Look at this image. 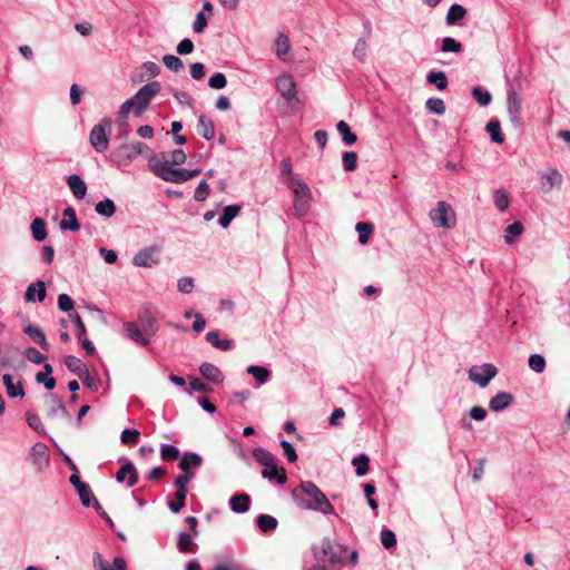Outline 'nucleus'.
Segmentation results:
<instances>
[{"label":"nucleus","mask_w":570,"mask_h":570,"mask_svg":"<svg viewBox=\"0 0 570 570\" xmlns=\"http://www.w3.org/2000/svg\"><path fill=\"white\" fill-rule=\"evenodd\" d=\"M498 368L494 364L485 363L482 365H473L469 368V380L483 389L488 386L492 379L495 377Z\"/></svg>","instance_id":"nucleus-9"},{"label":"nucleus","mask_w":570,"mask_h":570,"mask_svg":"<svg viewBox=\"0 0 570 570\" xmlns=\"http://www.w3.org/2000/svg\"><path fill=\"white\" fill-rule=\"evenodd\" d=\"M75 302L73 299L66 293H62L58 296V308L63 313H73Z\"/></svg>","instance_id":"nucleus-54"},{"label":"nucleus","mask_w":570,"mask_h":570,"mask_svg":"<svg viewBox=\"0 0 570 570\" xmlns=\"http://www.w3.org/2000/svg\"><path fill=\"white\" fill-rule=\"evenodd\" d=\"M471 95L481 107H487L492 102V94L480 85L471 88Z\"/></svg>","instance_id":"nucleus-37"},{"label":"nucleus","mask_w":570,"mask_h":570,"mask_svg":"<svg viewBox=\"0 0 570 570\" xmlns=\"http://www.w3.org/2000/svg\"><path fill=\"white\" fill-rule=\"evenodd\" d=\"M124 334L141 346H148L149 340L142 335V328H140L135 322H125L122 324Z\"/></svg>","instance_id":"nucleus-20"},{"label":"nucleus","mask_w":570,"mask_h":570,"mask_svg":"<svg viewBox=\"0 0 570 570\" xmlns=\"http://www.w3.org/2000/svg\"><path fill=\"white\" fill-rule=\"evenodd\" d=\"M205 340L210 343L215 348L220 351H229L233 347V340L224 338L219 340V331L213 330L206 333Z\"/></svg>","instance_id":"nucleus-28"},{"label":"nucleus","mask_w":570,"mask_h":570,"mask_svg":"<svg viewBox=\"0 0 570 570\" xmlns=\"http://www.w3.org/2000/svg\"><path fill=\"white\" fill-rule=\"evenodd\" d=\"M194 534L188 532H180L177 537L176 548L180 553H196L198 546L194 542Z\"/></svg>","instance_id":"nucleus-22"},{"label":"nucleus","mask_w":570,"mask_h":570,"mask_svg":"<svg viewBox=\"0 0 570 570\" xmlns=\"http://www.w3.org/2000/svg\"><path fill=\"white\" fill-rule=\"evenodd\" d=\"M47 291L43 281H37L31 283L24 292L26 302H39L42 303L46 299Z\"/></svg>","instance_id":"nucleus-19"},{"label":"nucleus","mask_w":570,"mask_h":570,"mask_svg":"<svg viewBox=\"0 0 570 570\" xmlns=\"http://www.w3.org/2000/svg\"><path fill=\"white\" fill-rule=\"evenodd\" d=\"M32 237L36 242H42L47 237L46 222L40 217H36L30 226Z\"/></svg>","instance_id":"nucleus-44"},{"label":"nucleus","mask_w":570,"mask_h":570,"mask_svg":"<svg viewBox=\"0 0 570 570\" xmlns=\"http://www.w3.org/2000/svg\"><path fill=\"white\" fill-rule=\"evenodd\" d=\"M149 166L153 173L165 181L183 184L188 180L187 169L174 168L168 159L159 160L153 156Z\"/></svg>","instance_id":"nucleus-2"},{"label":"nucleus","mask_w":570,"mask_h":570,"mask_svg":"<svg viewBox=\"0 0 570 570\" xmlns=\"http://www.w3.org/2000/svg\"><path fill=\"white\" fill-rule=\"evenodd\" d=\"M380 538L384 549H391L396 546V534L390 529H383Z\"/></svg>","instance_id":"nucleus-55"},{"label":"nucleus","mask_w":570,"mask_h":570,"mask_svg":"<svg viewBox=\"0 0 570 570\" xmlns=\"http://www.w3.org/2000/svg\"><path fill=\"white\" fill-rule=\"evenodd\" d=\"M33 464L38 471H42L49 465L50 455L48 446L42 442H37L31 449Z\"/></svg>","instance_id":"nucleus-16"},{"label":"nucleus","mask_w":570,"mask_h":570,"mask_svg":"<svg viewBox=\"0 0 570 570\" xmlns=\"http://www.w3.org/2000/svg\"><path fill=\"white\" fill-rule=\"evenodd\" d=\"M357 154L355 151H344L342 155V165L345 171H353L357 167Z\"/></svg>","instance_id":"nucleus-53"},{"label":"nucleus","mask_w":570,"mask_h":570,"mask_svg":"<svg viewBox=\"0 0 570 570\" xmlns=\"http://www.w3.org/2000/svg\"><path fill=\"white\" fill-rule=\"evenodd\" d=\"M26 358L33 364H42L46 360V355L38 351L36 347H27L24 351Z\"/></svg>","instance_id":"nucleus-58"},{"label":"nucleus","mask_w":570,"mask_h":570,"mask_svg":"<svg viewBox=\"0 0 570 570\" xmlns=\"http://www.w3.org/2000/svg\"><path fill=\"white\" fill-rule=\"evenodd\" d=\"M521 110H522V98L521 96L514 91H508L507 97V111L509 115L510 122L514 128L521 126Z\"/></svg>","instance_id":"nucleus-11"},{"label":"nucleus","mask_w":570,"mask_h":570,"mask_svg":"<svg viewBox=\"0 0 570 570\" xmlns=\"http://www.w3.org/2000/svg\"><path fill=\"white\" fill-rule=\"evenodd\" d=\"M149 151V147L144 142H135L132 145L124 144L119 148L115 149L110 154V159L118 166L128 165L137 156Z\"/></svg>","instance_id":"nucleus-5"},{"label":"nucleus","mask_w":570,"mask_h":570,"mask_svg":"<svg viewBox=\"0 0 570 570\" xmlns=\"http://www.w3.org/2000/svg\"><path fill=\"white\" fill-rule=\"evenodd\" d=\"M198 134L205 140H212L215 137V126L210 118L206 117L204 114L199 115L198 124H197Z\"/></svg>","instance_id":"nucleus-29"},{"label":"nucleus","mask_w":570,"mask_h":570,"mask_svg":"<svg viewBox=\"0 0 570 570\" xmlns=\"http://www.w3.org/2000/svg\"><path fill=\"white\" fill-rule=\"evenodd\" d=\"M352 464L355 468L356 475L363 476L368 472L370 458L366 454L362 453L352 460Z\"/></svg>","instance_id":"nucleus-45"},{"label":"nucleus","mask_w":570,"mask_h":570,"mask_svg":"<svg viewBox=\"0 0 570 570\" xmlns=\"http://www.w3.org/2000/svg\"><path fill=\"white\" fill-rule=\"evenodd\" d=\"M116 205L115 202L111 198H104L102 200L98 202L95 206V210L99 216L110 218L116 213Z\"/></svg>","instance_id":"nucleus-38"},{"label":"nucleus","mask_w":570,"mask_h":570,"mask_svg":"<svg viewBox=\"0 0 570 570\" xmlns=\"http://www.w3.org/2000/svg\"><path fill=\"white\" fill-rule=\"evenodd\" d=\"M252 499L247 493H238L229 499L230 510L235 513H246L250 508Z\"/></svg>","instance_id":"nucleus-25"},{"label":"nucleus","mask_w":570,"mask_h":570,"mask_svg":"<svg viewBox=\"0 0 570 570\" xmlns=\"http://www.w3.org/2000/svg\"><path fill=\"white\" fill-rule=\"evenodd\" d=\"M140 432L138 430L125 429L121 432L120 440L124 444H136L139 440Z\"/></svg>","instance_id":"nucleus-64"},{"label":"nucleus","mask_w":570,"mask_h":570,"mask_svg":"<svg viewBox=\"0 0 570 570\" xmlns=\"http://www.w3.org/2000/svg\"><path fill=\"white\" fill-rule=\"evenodd\" d=\"M163 62L169 70L174 72H178L184 67L181 59L174 55H165L163 57Z\"/></svg>","instance_id":"nucleus-57"},{"label":"nucleus","mask_w":570,"mask_h":570,"mask_svg":"<svg viewBox=\"0 0 570 570\" xmlns=\"http://www.w3.org/2000/svg\"><path fill=\"white\" fill-rule=\"evenodd\" d=\"M524 230V227L521 222H514L505 228L504 239L508 244L513 243V240L519 237Z\"/></svg>","instance_id":"nucleus-51"},{"label":"nucleus","mask_w":570,"mask_h":570,"mask_svg":"<svg viewBox=\"0 0 570 570\" xmlns=\"http://www.w3.org/2000/svg\"><path fill=\"white\" fill-rule=\"evenodd\" d=\"M358 233V242L364 245L368 242V237L373 232V224L368 222H360L355 226Z\"/></svg>","instance_id":"nucleus-50"},{"label":"nucleus","mask_w":570,"mask_h":570,"mask_svg":"<svg viewBox=\"0 0 570 570\" xmlns=\"http://www.w3.org/2000/svg\"><path fill=\"white\" fill-rule=\"evenodd\" d=\"M463 49L462 43L452 37H444L442 39L441 50L443 52L459 53Z\"/></svg>","instance_id":"nucleus-52"},{"label":"nucleus","mask_w":570,"mask_h":570,"mask_svg":"<svg viewBox=\"0 0 570 570\" xmlns=\"http://www.w3.org/2000/svg\"><path fill=\"white\" fill-rule=\"evenodd\" d=\"M112 121L110 118H102L99 124L95 125L90 130L89 140L91 147L97 153H104L109 146L107 130L111 129Z\"/></svg>","instance_id":"nucleus-6"},{"label":"nucleus","mask_w":570,"mask_h":570,"mask_svg":"<svg viewBox=\"0 0 570 570\" xmlns=\"http://www.w3.org/2000/svg\"><path fill=\"white\" fill-rule=\"evenodd\" d=\"M77 493L80 498L81 504L86 508L92 505L95 500H97L88 483H85L82 487L77 489Z\"/></svg>","instance_id":"nucleus-49"},{"label":"nucleus","mask_w":570,"mask_h":570,"mask_svg":"<svg viewBox=\"0 0 570 570\" xmlns=\"http://www.w3.org/2000/svg\"><path fill=\"white\" fill-rule=\"evenodd\" d=\"M161 86L159 81H150L144 85L132 97L128 100L134 101V115L140 117L149 107L153 98L160 91Z\"/></svg>","instance_id":"nucleus-3"},{"label":"nucleus","mask_w":570,"mask_h":570,"mask_svg":"<svg viewBox=\"0 0 570 570\" xmlns=\"http://www.w3.org/2000/svg\"><path fill=\"white\" fill-rule=\"evenodd\" d=\"M119 463H122L121 468L117 471L115 478L118 483L127 481V487L131 488L138 482V473L134 463L126 456L118 459Z\"/></svg>","instance_id":"nucleus-10"},{"label":"nucleus","mask_w":570,"mask_h":570,"mask_svg":"<svg viewBox=\"0 0 570 570\" xmlns=\"http://www.w3.org/2000/svg\"><path fill=\"white\" fill-rule=\"evenodd\" d=\"M429 217L435 227L448 229L455 224V214L444 200H440L436 207L430 210Z\"/></svg>","instance_id":"nucleus-7"},{"label":"nucleus","mask_w":570,"mask_h":570,"mask_svg":"<svg viewBox=\"0 0 570 570\" xmlns=\"http://www.w3.org/2000/svg\"><path fill=\"white\" fill-rule=\"evenodd\" d=\"M26 421L32 430H35L38 433L45 434L43 425L37 413L30 411L26 412Z\"/></svg>","instance_id":"nucleus-56"},{"label":"nucleus","mask_w":570,"mask_h":570,"mask_svg":"<svg viewBox=\"0 0 570 570\" xmlns=\"http://www.w3.org/2000/svg\"><path fill=\"white\" fill-rule=\"evenodd\" d=\"M95 570H126V561L121 557H116L110 564L99 552H95L92 557Z\"/></svg>","instance_id":"nucleus-18"},{"label":"nucleus","mask_w":570,"mask_h":570,"mask_svg":"<svg viewBox=\"0 0 570 570\" xmlns=\"http://www.w3.org/2000/svg\"><path fill=\"white\" fill-rule=\"evenodd\" d=\"M14 350L9 344H0V372L13 367Z\"/></svg>","instance_id":"nucleus-39"},{"label":"nucleus","mask_w":570,"mask_h":570,"mask_svg":"<svg viewBox=\"0 0 570 570\" xmlns=\"http://www.w3.org/2000/svg\"><path fill=\"white\" fill-rule=\"evenodd\" d=\"M199 372L206 380L215 384H220L224 381L222 371L215 364L204 362L199 366Z\"/></svg>","instance_id":"nucleus-26"},{"label":"nucleus","mask_w":570,"mask_h":570,"mask_svg":"<svg viewBox=\"0 0 570 570\" xmlns=\"http://www.w3.org/2000/svg\"><path fill=\"white\" fill-rule=\"evenodd\" d=\"M425 108L428 109L429 112L438 115V116L443 115L446 109L443 99L438 98V97L429 98L425 101Z\"/></svg>","instance_id":"nucleus-48"},{"label":"nucleus","mask_w":570,"mask_h":570,"mask_svg":"<svg viewBox=\"0 0 570 570\" xmlns=\"http://www.w3.org/2000/svg\"><path fill=\"white\" fill-rule=\"evenodd\" d=\"M242 207L237 204L228 205L224 207L222 215L219 216L218 224L223 228H227L232 220L239 214Z\"/></svg>","instance_id":"nucleus-35"},{"label":"nucleus","mask_w":570,"mask_h":570,"mask_svg":"<svg viewBox=\"0 0 570 570\" xmlns=\"http://www.w3.org/2000/svg\"><path fill=\"white\" fill-rule=\"evenodd\" d=\"M160 252L159 246H149L139 250L132 258L135 266L139 267H151L159 263L158 253Z\"/></svg>","instance_id":"nucleus-12"},{"label":"nucleus","mask_w":570,"mask_h":570,"mask_svg":"<svg viewBox=\"0 0 570 570\" xmlns=\"http://www.w3.org/2000/svg\"><path fill=\"white\" fill-rule=\"evenodd\" d=\"M264 479L274 481L277 484H284L287 481V473L284 466H281L275 462V468H264L261 472Z\"/></svg>","instance_id":"nucleus-23"},{"label":"nucleus","mask_w":570,"mask_h":570,"mask_svg":"<svg viewBox=\"0 0 570 570\" xmlns=\"http://www.w3.org/2000/svg\"><path fill=\"white\" fill-rule=\"evenodd\" d=\"M257 463L264 468H275L276 456L264 448H255L252 452Z\"/></svg>","instance_id":"nucleus-31"},{"label":"nucleus","mask_w":570,"mask_h":570,"mask_svg":"<svg viewBox=\"0 0 570 570\" xmlns=\"http://www.w3.org/2000/svg\"><path fill=\"white\" fill-rule=\"evenodd\" d=\"M180 455V451L176 445L164 443L160 446V458L164 461H176Z\"/></svg>","instance_id":"nucleus-47"},{"label":"nucleus","mask_w":570,"mask_h":570,"mask_svg":"<svg viewBox=\"0 0 570 570\" xmlns=\"http://www.w3.org/2000/svg\"><path fill=\"white\" fill-rule=\"evenodd\" d=\"M291 48L289 39L286 35L279 33L275 40V53L278 58L285 59Z\"/></svg>","instance_id":"nucleus-46"},{"label":"nucleus","mask_w":570,"mask_h":570,"mask_svg":"<svg viewBox=\"0 0 570 570\" xmlns=\"http://www.w3.org/2000/svg\"><path fill=\"white\" fill-rule=\"evenodd\" d=\"M71 193L77 199H83L87 194L85 180L77 174H71L66 179Z\"/></svg>","instance_id":"nucleus-24"},{"label":"nucleus","mask_w":570,"mask_h":570,"mask_svg":"<svg viewBox=\"0 0 570 570\" xmlns=\"http://www.w3.org/2000/svg\"><path fill=\"white\" fill-rule=\"evenodd\" d=\"M309 197H298L294 202V212L297 217H304L309 209Z\"/></svg>","instance_id":"nucleus-60"},{"label":"nucleus","mask_w":570,"mask_h":570,"mask_svg":"<svg viewBox=\"0 0 570 570\" xmlns=\"http://www.w3.org/2000/svg\"><path fill=\"white\" fill-rule=\"evenodd\" d=\"M529 367L535 373H542L546 368V360L539 354H533L529 358Z\"/></svg>","instance_id":"nucleus-63"},{"label":"nucleus","mask_w":570,"mask_h":570,"mask_svg":"<svg viewBox=\"0 0 570 570\" xmlns=\"http://www.w3.org/2000/svg\"><path fill=\"white\" fill-rule=\"evenodd\" d=\"M468 13V10L459 3L452 4L445 16V23L448 26L458 24Z\"/></svg>","instance_id":"nucleus-34"},{"label":"nucleus","mask_w":570,"mask_h":570,"mask_svg":"<svg viewBox=\"0 0 570 570\" xmlns=\"http://www.w3.org/2000/svg\"><path fill=\"white\" fill-rule=\"evenodd\" d=\"M23 332L30 337V340L39 344L42 350H49V343L46 338V334L40 327L30 324L24 327Z\"/></svg>","instance_id":"nucleus-33"},{"label":"nucleus","mask_w":570,"mask_h":570,"mask_svg":"<svg viewBox=\"0 0 570 570\" xmlns=\"http://www.w3.org/2000/svg\"><path fill=\"white\" fill-rule=\"evenodd\" d=\"M62 216L63 218L59 224L60 229L78 232L81 228V225L78 222L77 214L73 207L69 206L65 208L62 212Z\"/></svg>","instance_id":"nucleus-21"},{"label":"nucleus","mask_w":570,"mask_h":570,"mask_svg":"<svg viewBox=\"0 0 570 570\" xmlns=\"http://www.w3.org/2000/svg\"><path fill=\"white\" fill-rule=\"evenodd\" d=\"M210 194V187L206 179H203L195 189L194 198L196 202H204Z\"/></svg>","instance_id":"nucleus-59"},{"label":"nucleus","mask_w":570,"mask_h":570,"mask_svg":"<svg viewBox=\"0 0 570 570\" xmlns=\"http://www.w3.org/2000/svg\"><path fill=\"white\" fill-rule=\"evenodd\" d=\"M336 129H337L338 134L341 135L342 141L346 146H352L357 141V136L354 132H352L348 124L345 122L344 120H341L337 122Z\"/></svg>","instance_id":"nucleus-41"},{"label":"nucleus","mask_w":570,"mask_h":570,"mask_svg":"<svg viewBox=\"0 0 570 570\" xmlns=\"http://www.w3.org/2000/svg\"><path fill=\"white\" fill-rule=\"evenodd\" d=\"M66 367L78 377L88 368L87 365L75 355H66L63 357Z\"/></svg>","instance_id":"nucleus-36"},{"label":"nucleus","mask_w":570,"mask_h":570,"mask_svg":"<svg viewBox=\"0 0 570 570\" xmlns=\"http://www.w3.org/2000/svg\"><path fill=\"white\" fill-rule=\"evenodd\" d=\"M562 183L563 177L557 169H549L540 176V185L543 193H550L554 187L561 186Z\"/></svg>","instance_id":"nucleus-17"},{"label":"nucleus","mask_w":570,"mask_h":570,"mask_svg":"<svg viewBox=\"0 0 570 570\" xmlns=\"http://www.w3.org/2000/svg\"><path fill=\"white\" fill-rule=\"evenodd\" d=\"M138 320L146 335L154 336L158 332L159 324L149 307H145L138 313Z\"/></svg>","instance_id":"nucleus-15"},{"label":"nucleus","mask_w":570,"mask_h":570,"mask_svg":"<svg viewBox=\"0 0 570 570\" xmlns=\"http://www.w3.org/2000/svg\"><path fill=\"white\" fill-rule=\"evenodd\" d=\"M203 465V458L200 454L191 451L185 452L179 460L178 468L183 472V475L195 478L196 473L193 469L200 468Z\"/></svg>","instance_id":"nucleus-13"},{"label":"nucleus","mask_w":570,"mask_h":570,"mask_svg":"<svg viewBox=\"0 0 570 570\" xmlns=\"http://www.w3.org/2000/svg\"><path fill=\"white\" fill-rule=\"evenodd\" d=\"M246 372L250 374L261 385L265 384L271 379V371L261 365H249Z\"/></svg>","instance_id":"nucleus-42"},{"label":"nucleus","mask_w":570,"mask_h":570,"mask_svg":"<svg viewBox=\"0 0 570 570\" xmlns=\"http://www.w3.org/2000/svg\"><path fill=\"white\" fill-rule=\"evenodd\" d=\"M276 89L287 102L296 99V85L291 75H282L277 77Z\"/></svg>","instance_id":"nucleus-14"},{"label":"nucleus","mask_w":570,"mask_h":570,"mask_svg":"<svg viewBox=\"0 0 570 570\" xmlns=\"http://www.w3.org/2000/svg\"><path fill=\"white\" fill-rule=\"evenodd\" d=\"M292 498L303 510L316 511L323 514H334V507L324 492L312 481H302L292 490Z\"/></svg>","instance_id":"nucleus-1"},{"label":"nucleus","mask_w":570,"mask_h":570,"mask_svg":"<svg viewBox=\"0 0 570 570\" xmlns=\"http://www.w3.org/2000/svg\"><path fill=\"white\" fill-rule=\"evenodd\" d=\"M47 396L53 403V406L47 412L48 417L53 419L57 416L58 413H60L67 420H71V414L68 412L66 405L57 394L49 393Z\"/></svg>","instance_id":"nucleus-32"},{"label":"nucleus","mask_w":570,"mask_h":570,"mask_svg":"<svg viewBox=\"0 0 570 570\" xmlns=\"http://www.w3.org/2000/svg\"><path fill=\"white\" fill-rule=\"evenodd\" d=\"M194 478H190L188 475L179 474L174 479V485L177 488V491L175 493V500L168 501L167 507L170 512L177 514L181 511L183 508L186 505V498L188 493V483Z\"/></svg>","instance_id":"nucleus-8"},{"label":"nucleus","mask_w":570,"mask_h":570,"mask_svg":"<svg viewBox=\"0 0 570 570\" xmlns=\"http://www.w3.org/2000/svg\"><path fill=\"white\" fill-rule=\"evenodd\" d=\"M286 184L294 191L297 197H311V190L306 183H304L301 177L295 174L291 178L286 179Z\"/></svg>","instance_id":"nucleus-30"},{"label":"nucleus","mask_w":570,"mask_h":570,"mask_svg":"<svg viewBox=\"0 0 570 570\" xmlns=\"http://www.w3.org/2000/svg\"><path fill=\"white\" fill-rule=\"evenodd\" d=\"M227 85L226 76L223 72H215L208 79V86L213 89L219 90L225 88Z\"/></svg>","instance_id":"nucleus-62"},{"label":"nucleus","mask_w":570,"mask_h":570,"mask_svg":"<svg viewBox=\"0 0 570 570\" xmlns=\"http://www.w3.org/2000/svg\"><path fill=\"white\" fill-rule=\"evenodd\" d=\"M313 556L316 560H327L332 564L342 563L345 559V554L347 552V548L332 542L328 538H324L322 540V548L317 550L313 547Z\"/></svg>","instance_id":"nucleus-4"},{"label":"nucleus","mask_w":570,"mask_h":570,"mask_svg":"<svg viewBox=\"0 0 570 570\" xmlns=\"http://www.w3.org/2000/svg\"><path fill=\"white\" fill-rule=\"evenodd\" d=\"M2 381L6 386L7 395L10 399H16V397L22 399L26 393H24L22 382L19 381L17 384H14L12 376L8 373L2 375Z\"/></svg>","instance_id":"nucleus-27"},{"label":"nucleus","mask_w":570,"mask_h":570,"mask_svg":"<svg viewBox=\"0 0 570 570\" xmlns=\"http://www.w3.org/2000/svg\"><path fill=\"white\" fill-rule=\"evenodd\" d=\"M366 51H367V46H366L365 38L358 39L353 49L354 58H356L360 62H364L366 59Z\"/></svg>","instance_id":"nucleus-61"},{"label":"nucleus","mask_w":570,"mask_h":570,"mask_svg":"<svg viewBox=\"0 0 570 570\" xmlns=\"http://www.w3.org/2000/svg\"><path fill=\"white\" fill-rule=\"evenodd\" d=\"M426 82L429 85L435 86L439 90L446 89L449 81L444 71H430L426 76Z\"/></svg>","instance_id":"nucleus-40"},{"label":"nucleus","mask_w":570,"mask_h":570,"mask_svg":"<svg viewBox=\"0 0 570 570\" xmlns=\"http://www.w3.org/2000/svg\"><path fill=\"white\" fill-rule=\"evenodd\" d=\"M256 525L262 532H272L276 530L278 521L276 518L269 514H259L256 518Z\"/></svg>","instance_id":"nucleus-43"}]
</instances>
